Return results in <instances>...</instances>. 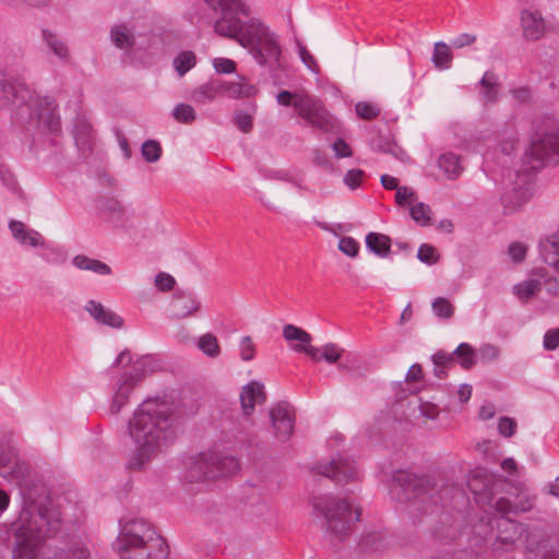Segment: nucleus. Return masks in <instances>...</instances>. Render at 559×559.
Segmentation results:
<instances>
[{"mask_svg":"<svg viewBox=\"0 0 559 559\" xmlns=\"http://www.w3.org/2000/svg\"><path fill=\"white\" fill-rule=\"evenodd\" d=\"M205 3L219 13L214 22V31L217 35L230 38L242 47L249 48L254 60L270 70L282 67V49L276 36L258 20L242 23L239 14L248 16L250 9L242 0H204Z\"/></svg>","mask_w":559,"mask_h":559,"instance_id":"nucleus-1","label":"nucleus"},{"mask_svg":"<svg viewBox=\"0 0 559 559\" xmlns=\"http://www.w3.org/2000/svg\"><path fill=\"white\" fill-rule=\"evenodd\" d=\"M129 435L135 450L127 467L143 471L176 437L170 406L158 400L144 401L129 420Z\"/></svg>","mask_w":559,"mask_h":559,"instance_id":"nucleus-2","label":"nucleus"},{"mask_svg":"<svg viewBox=\"0 0 559 559\" xmlns=\"http://www.w3.org/2000/svg\"><path fill=\"white\" fill-rule=\"evenodd\" d=\"M15 525L13 559H35L44 539L60 528V512L55 509L45 486L27 490Z\"/></svg>","mask_w":559,"mask_h":559,"instance_id":"nucleus-3","label":"nucleus"},{"mask_svg":"<svg viewBox=\"0 0 559 559\" xmlns=\"http://www.w3.org/2000/svg\"><path fill=\"white\" fill-rule=\"evenodd\" d=\"M115 549L120 559H167L169 555L166 539L141 519L121 525Z\"/></svg>","mask_w":559,"mask_h":559,"instance_id":"nucleus-4","label":"nucleus"},{"mask_svg":"<svg viewBox=\"0 0 559 559\" xmlns=\"http://www.w3.org/2000/svg\"><path fill=\"white\" fill-rule=\"evenodd\" d=\"M312 507L314 515L322 518V526L333 546L343 543L360 520L361 511L348 498L325 495L314 498Z\"/></svg>","mask_w":559,"mask_h":559,"instance_id":"nucleus-5","label":"nucleus"},{"mask_svg":"<svg viewBox=\"0 0 559 559\" xmlns=\"http://www.w3.org/2000/svg\"><path fill=\"white\" fill-rule=\"evenodd\" d=\"M3 98L8 105L17 110L28 111L29 119H36L51 132L59 129V118L55 114V104L50 98L38 99L33 93L19 80L11 79L7 73L1 74L0 79Z\"/></svg>","mask_w":559,"mask_h":559,"instance_id":"nucleus-6","label":"nucleus"},{"mask_svg":"<svg viewBox=\"0 0 559 559\" xmlns=\"http://www.w3.org/2000/svg\"><path fill=\"white\" fill-rule=\"evenodd\" d=\"M467 486L478 504L490 507L501 514L526 512L532 509V501L528 498L521 499L515 506L504 497L497 498V495L503 492L506 479L496 477L485 468L474 469Z\"/></svg>","mask_w":559,"mask_h":559,"instance_id":"nucleus-7","label":"nucleus"},{"mask_svg":"<svg viewBox=\"0 0 559 559\" xmlns=\"http://www.w3.org/2000/svg\"><path fill=\"white\" fill-rule=\"evenodd\" d=\"M238 469L239 463L233 456H223L215 452L200 453L187 463L186 478L190 483L216 479L233 475Z\"/></svg>","mask_w":559,"mask_h":559,"instance_id":"nucleus-8","label":"nucleus"},{"mask_svg":"<svg viewBox=\"0 0 559 559\" xmlns=\"http://www.w3.org/2000/svg\"><path fill=\"white\" fill-rule=\"evenodd\" d=\"M294 107L299 117L312 128L322 132H337V120L326 110L323 103L308 93L296 95Z\"/></svg>","mask_w":559,"mask_h":559,"instance_id":"nucleus-9","label":"nucleus"},{"mask_svg":"<svg viewBox=\"0 0 559 559\" xmlns=\"http://www.w3.org/2000/svg\"><path fill=\"white\" fill-rule=\"evenodd\" d=\"M530 154L539 162L559 160V126L550 124L537 132L530 145Z\"/></svg>","mask_w":559,"mask_h":559,"instance_id":"nucleus-10","label":"nucleus"},{"mask_svg":"<svg viewBox=\"0 0 559 559\" xmlns=\"http://www.w3.org/2000/svg\"><path fill=\"white\" fill-rule=\"evenodd\" d=\"M314 471L322 476L331 478L340 484H347L354 480L358 474L355 462L350 459H335L329 464H320Z\"/></svg>","mask_w":559,"mask_h":559,"instance_id":"nucleus-11","label":"nucleus"},{"mask_svg":"<svg viewBox=\"0 0 559 559\" xmlns=\"http://www.w3.org/2000/svg\"><path fill=\"white\" fill-rule=\"evenodd\" d=\"M29 474L28 465L13 450L0 453V475L21 485Z\"/></svg>","mask_w":559,"mask_h":559,"instance_id":"nucleus-12","label":"nucleus"},{"mask_svg":"<svg viewBox=\"0 0 559 559\" xmlns=\"http://www.w3.org/2000/svg\"><path fill=\"white\" fill-rule=\"evenodd\" d=\"M275 437L281 441L289 439L294 431V414L286 404H277L270 411Z\"/></svg>","mask_w":559,"mask_h":559,"instance_id":"nucleus-13","label":"nucleus"},{"mask_svg":"<svg viewBox=\"0 0 559 559\" xmlns=\"http://www.w3.org/2000/svg\"><path fill=\"white\" fill-rule=\"evenodd\" d=\"M396 480L406 492L413 493L414 498L427 493L433 489L432 478L427 475H417L408 472H400Z\"/></svg>","mask_w":559,"mask_h":559,"instance_id":"nucleus-14","label":"nucleus"},{"mask_svg":"<svg viewBox=\"0 0 559 559\" xmlns=\"http://www.w3.org/2000/svg\"><path fill=\"white\" fill-rule=\"evenodd\" d=\"M521 26L527 40H538L545 35L546 23L539 11L523 10L521 13Z\"/></svg>","mask_w":559,"mask_h":559,"instance_id":"nucleus-15","label":"nucleus"},{"mask_svg":"<svg viewBox=\"0 0 559 559\" xmlns=\"http://www.w3.org/2000/svg\"><path fill=\"white\" fill-rule=\"evenodd\" d=\"M140 362H135L133 366L134 372H131L129 374H126L123 377V380L118 384V388L115 392V395L112 397V402L110 405V412L111 414H118L123 405L127 404L128 397L132 389L136 385V383L140 381V376L138 373V365Z\"/></svg>","mask_w":559,"mask_h":559,"instance_id":"nucleus-16","label":"nucleus"},{"mask_svg":"<svg viewBox=\"0 0 559 559\" xmlns=\"http://www.w3.org/2000/svg\"><path fill=\"white\" fill-rule=\"evenodd\" d=\"M266 394L261 382L251 381L242 388L240 403L243 414L249 416L253 413L255 403H264Z\"/></svg>","mask_w":559,"mask_h":559,"instance_id":"nucleus-17","label":"nucleus"},{"mask_svg":"<svg viewBox=\"0 0 559 559\" xmlns=\"http://www.w3.org/2000/svg\"><path fill=\"white\" fill-rule=\"evenodd\" d=\"M85 310L100 324L115 329H120L123 325V319L112 310L105 308L100 302L90 300L85 306Z\"/></svg>","mask_w":559,"mask_h":559,"instance_id":"nucleus-18","label":"nucleus"},{"mask_svg":"<svg viewBox=\"0 0 559 559\" xmlns=\"http://www.w3.org/2000/svg\"><path fill=\"white\" fill-rule=\"evenodd\" d=\"M497 542L502 545H513L522 535L523 524L509 518H501L497 521Z\"/></svg>","mask_w":559,"mask_h":559,"instance_id":"nucleus-19","label":"nucleus"},{"mask_svg":"<svg viewBox=\"0 0 559 559\" xmlns=\"http://www.w3.org/2000/svg\"><path fill=\"white\" fill-rule=\"evenodd\" d=\"M176 300L175 304V316L179 319H183L193 316L200 310L201 302L191 293L185 290H177L174 294Z\"/></svg>","mask_w":559,"mask_h":559,"instance_id":"nucleus-20","label":"nucleus"},{"mask_svg":"<svg viewBox=\"0 0 559 559\" xmlns=\"http://www.w3.org/2000/svg\"><path fill=\"white\" fill-rule=\"evenodd\" d=\"M9 227L13 237L22 245L31 247H43L45 245V240L38 231L26 228L25 224L20 221H11Z\"/></svg>","mask_w":559,"mask_h":559,"instance_id":"nucleus-21","label":"nucleus"},{"mask_svg":"<svg viewBox=\"0 0 559 559\" xmlns=\"http://www.w3.org/2000/svg\"><path fill=\"white\" fill-rule=\"evenodd\" d=\"M531 198V193L527 188H513L511 191L506 192L501 202L507 213H513L521 209Z\"/></svg>","mask_w":559,"mask_h":559,"instance_id":"nucleus-22","label":"nucleus"},{"mask_svg":"<svg viewBox=\"0 0 559 559\" xmlns=\"http://www.w3.org/2000/svg\"><path fill=\"white\" fill-rule=\"evenodd\" d=\"M72 263L75 267L82 271H90L98 275H109L111 274V267L96 259L88 258L84 254H78L73 258Z\"/></svg>","mask_w":559,"mask_h":559,"instance_id":"nucleus-23","label":"nucleus"},{"mask_svg":"<svg viewBox=\"0 0 559 559\" xmlns=\"http://www.w3.org/2000/svg\"><path fill=\"white\" fill-rule=\"evenodd\" d=\"M110 39L119 49H130L135 44V36L126 24H117L110 29Z\"/></svg>","mask_w":559,"mask_h":559,"instance_id":"nucleus-24","label":"nucleus"},{"mask_svg":"<svg viewBox=\"0 0 559 559\" xmlns=\"http://www.w3.org/2000/svg\"><path fill=\"white\" fill-rule=\"evenodd\" d=\"M223 92V82L210 81L191 92V99L199 104L213 100L219 93Z\"/></svg>","mask_w":559,"mask_h":559,"instance_id":"nucleus-25","label":"nucleus"},{"mask_svg":"<svg viewBox=\"0 0 559 559\" xmlns=\"http://www.w3.org/2000/svg\"><path fill=\"white\" fill-rule=\"evenodd\" d=\"M367 248L379 257H388L391 251V238L384 234L371 231L366 236Z\"/></svg>","mask_w":559,"mask_h":559,"instance_id":"nucleus-26","label":"nucleus"},{"mask_svg":"<svg viewBox=\"0 0 559 559\" xmlns=\"http://www.w3.org/2000/svg\"><path fill=\"white\" fill-rule=\"evenodd\" d=\"M43 37L48 48L62 61L69 62L71 55L67 44L55 33L44 29Z\"/></svg>","mask_w":559,"mask_h":559,"instance_id":"nucleus-27","label":"nucleus"},{"mask_svg":"<svg viewBox=\"0 0 559 559\" xmlns=\"http://www.w3.org/2000/svg\"><path fill=\"white\" fill-rule=\"evenodd\" d=\"M438 166L449 179L457 178L463 169L460 157L453 153L442 154L438 159Z\"/></svg>","mask_w":559,"mask_h":559,"instance_id":"nucleus-28","label":"nucleus"},{"mask_svg":"<svg viewBox=\"0 0 559 559\" xmlns=\"http://www.w3.org/2000/svg\"><path fill=\"white\" fill-rule=\"evenodd\" d=\"M223 92L233 98H241L253 96L257 93V88L241 79L238 82H223Z\"/></svg>","mask_w":559,"mask_h":559,"instance_id":"nucleus-29","label":"nucleus"},{"mask_svg":"<svg viewBox=\"0 0 559 559\" xmlns=\"http://www.w3.org/2000/svg\"><path fill=\"white\" fill-rule=\"evenodd\" d=\"M480 85L484 88V99L486 103H496L498 99L499 80L493 72H486Z\"/></svg>","mask_w":559,"mask_h":559,"instance_id":"nucleus-30","label":"nucleus"},{"mask_svg":"<svg viewBox=\"0 0 559 559\" xmlns=\"http://www.w3.org/2000/svg\"><path fill=\"white\" fill-rule=\"evenodd\" d=\"M198 348L210 358H217L221 355V346L217 337L212 333H205L198 338Z\"/></svg>","mask_w":559,"mask_h":559,"instance_id":"nucleus-31","label":"nucleus"},{"mask_svg":"<svg viewBox=\"0 0 559 559\" xmlns=\"http://www.w3.org/2000/svg\"><path fill=\"white\" fill-rule=\"evenodd\" d=\"M539 251L545 262L559 257V231L546 237L539 242Z\"/></svg>","mask_w":559,"mask_h":559,"instance_id":"nucleus-32","label":"nucleus"},{"mask_svg":"<svg viewBox=\"0 0 559 559\" xmlns=\"http://www.w3.org/2000/svg\"><path fill=\"white\" fill-rule=\"evenodd\" d=\"M452 61V53L447 44L439 41L435 44L432 62L438 69H448Z\"/></svg>","mask_w":559,"mask_h":559,"instance_id":"nucleus-33","label":"nucleus"},{"mask_svg":"<svg viewBox=\"0 0 559 559\" xmlns=\"http://www.w3.org/2000/svg\"><path fill=\"white\" fill-rule=\"evenodd\" d=\"M197 62V57L194 52L190 50L181 51L174 59V68L177 71L179 76H183L188 71H190Z\"/></svg>","mask_w":559,"mask_h":559,"instance_id":"nucleus-34","label":"nucleus"},{"mask_svg":"<svg viewBox=\"0 0 559 559\" xmlns=\"http://www.w3.org/2000/svg\"><path fill=\"white\" fill-rule=\"evenodd\" d=\"M283 336L287 342H299L298 344L305 345L311 343V335L294 324H285L283 326Z\"/></svg>","mask_w":559,"mask_h":559,"instance_id":"nucleus-35","label":"nucleus"},{"mask_svg":"<svg viewBox=\"0 0 559 559\" xmlns=\"http://www.w3.org/2000/svg\"><path fill=\"white\" fill-rule=\"evenodd\" d=\"M453 355L456 356L460 360V365L464 369H469L476 364L475 359V350L474 348L467 344L462 343L460 344L456 349L453 352Z\"/></svg>","mask_w":559,"mask_h":559,"instance_id":"nucleus-36","label":"nucleus"},{"mask_svg":"<svg viewBox=\"0 0 559 559\" xmlns=\"http://www.w3.org/2000/svg\"><path fill=\"white\" fill-rule=\"evenodd\" d=\"M540 290V282L527 280L514 286V294L522 300H528Z\"/></svg>","mask_w":559,"mask_h":559,"instance_id":"nucleus-37","label":"nucleus"},{"mask_svg":"<svg viewBox=\"0 0 559 559\" xmlns=\"http://www.w3.org/2000/svg\"><path fill=\"white\" fill-rule=\"evenodd\" d=\"M97 209L104 215L118 217L122 213L120 202L114 198H100L97 200Z\"/></svg>","mask_w":559,"mask_h":559,"instance_id":"nucleus-38","label":"nucleus"},{"mask_svg":"<svg viewBox=\"0 0 559 559\" xmlns=\"http://www.w3.org/2000/svg\"><path fill=\"white\" fill-rule=\"evenodd\" d=\"M173 117L180 123L190 124L195 118V110L191 105L178 104L173 110Z\"/></svg>","mask_w":559,"mask_h":559,"instance_id":"nucleus-39","label":"nucleus"},{"mask_svg":"<svg viewBox=\"0 0 559 559\" xmlns=\"http://www.w3.org/2000/svg\"><path fill=\"white\" fill-rule=\"evenodd\" d=\"M432 310L440 319H451L454 314V306L444 297H437L432 301Z\"/></svg>","mask_w":559,"mask_h":559,"instance_id":"nucleus-40","label":"nucleus"},{"mask_svg":"<svg viewBox=\"0 0 559 559\" xmlns=\"http://www.w3.org/2000/svg\"><path fill=\"white\" fill-rule=\"evenodd\" d=\"M143 158L148 163H155L160 158L162 146L155 140H146L141 147Z\"/></svg>","mask_w":559,"mask_h":559,"instance_id":"nucleus-41","label":"nucleus"},{"mask_svg":"<svg viewBox=\"0 0 559 559\" xmlns=\"http://www.w3.org/2000/svg\"><path fill=\"white\" fill-rule=\"evenodd\" d=\"M430 213L431 210L429 205L421 202L411 207L412 218L421 226H428L431 224Z\"/></svg>","mask_w":559,"mask_h":559,"instance_id":"nucleus-42","label":"nucleus"},{"mask_svg":"<svg viewBox=\"0 0 559 559\" xmlns=\"http://www.w3.org/2000/svg\"><path fill=\"white\" fill-rule=\"evenodd\" d=\"M417 258L423 263L432 265L439 262L440 254L437 252V249L429 245V243H423L417 252Z\"/></svg>","mask_w":559,"mask_h":559,"instance_id":"nucleus-43","label":"nucleus"},{"mask_svg":"<svg viewBox=\"0 0 559 559\" xmlns=\"http://www.w3.org/2000/svg\"><path fill=\"white\" fill-rule=\"evenodd\" d=\"M355 109L357 116L365 120H372L377 118L381 112L377 105L367 102L357 103Z\"/></svg>","mask_w":559,"mask_h":559,"instance_id":"nucleus-44","label":"nucleus"},{"mask_svg":"<svg viewBox=\"0 0 559 559\" xmlns=\"http://www.w3.org/2000/svg\"><path fill=\"white\" fill-rule=\"evenodd\" d=\"M365 176L366 174L361 169H349L345 174L343 181L350 190H355L360 187Z\"/></svg>","mask_w":559,"mask_h":559,"instance_id":"nucleus-45","label":"nucleus"},{"mask_svg":"<svg viewBox=\"0 0 559 559\" xmlns=\"http://www.w3.org/2000/svg\"><path fill=\"white\" fill-rule=\"evenodd\" d=\"M338 249L344 254L355 258L359 252V243L352 237H342L338 241Z\"/></svg>","mask_w":559,"mask_h":559,"instance_id":"nucleus-46","label":"nucleus"},{"mask_svg":"<svg viewBox=\"0 0 559 559\" xmlns=\"http://www.w3.org/2000/svg\"><path fill=\"white\" fill-rule=\"evenodd\" d=\"M154 282L157 289L163 293L170 292L176 285V280L174 278V276L164 272H159L155 276Z\"/></svg>","mask_w":559,"mask_h":559,"instance_id":"nucleus-47","label":"nucleus"},{"mask_svg":"<svg viewBox=\"0 0 559 559\" xmlns=\"http://www.w3.org/2000/svg\"><path fill=\"white\" fill-rule=\"evenodd\" d=\"M240 357L245 361H250L254 358L255 345L250 336H243L240 341Z\"/></svg>","mask_w":559,"mask_h":559,"instance_id":"nucleus-48","label":"nucleus"},{"mask_svg":"<svg viewBox=\"0 0 559 559\" xmlns=\"http://www.w3.org/2000/svg\"><path fill=\"white\" fill-rule=\"evenodd\" d=\"M271 179L282 180L293 183L294 186L301 188L302 179L289 170H277L273 171L270 176Z\"/></svg>","mask_w":559,"mask_h":559,"instance_id":"nucleus-49","label":"nucleus"},{"mask_svg":"<svg viewBox=\"0 0 559 559\" xmlns=\"http://www.w3.org/2000/svg\"><path fill=\"white\" fill-rule=\"evenodd\" d=\"M342 348L334 343H330L323 346L322 358L330 364H334L342 357Z\"/></svg>","mask_w":559,"mask_h":559,"instance_id":"nucleus-50","label":"nucleus"},{"mask_svg":"<svg viewBox=\"0 0 559 559\" xmlns=\"http://www.w3.org/2000/svg\"><path fill=\"white\" fill-rule=\"evenodd\" d=\"M234 122L237 128L245 133L250 132L253 127L252 117L243 111H237L235 114Z\"/></svg>","mask_w":559,"mask_h":559,"instance_id":"nucleus-51","label":"nucleus"},{"mask_svg":"<svg viewBox=\"0 0 559 559\" xmlns=\"http://www.w3.org/2000/svg\"><path fill=\"white\" fill-rule=\"evenodd\" d=\"M544 348L555 350L559 347V329H550L544 335Z\"/></svg>","mask_w":559,"mask_h":559,"instance_id":"nucleus-52","label":"nucleus"},{"mask_svg":"<svg viewBox=\"0 0 559 559\" xmlns=\"http://www.w3.org/2000/svg\"><path fill=\"white\" fill-rule=\"evenodd\" d=\"M90 557L88 549L81 544H74L66 554V559H90Z\"/></svg>","mask_w":559,"mask_h":559,"instance_id":"nucleus-53","label":"nucleus"},{"mask_svg":"<svg viewBox=\"0 0 559 559\" xmlns=\"http://www.w3.org/2000/svg\"><path fill=\"white\" fill-rule=\"evenodd\" d=\"M516 429V421L510 417H501L498 424V430L504 437H512Z\"/></svg>","mask_w":559,"mask_h":559,"instance_id":"nucleus-54","label":"nucleus"},{"mask_svg":"<svg viewBox=\"0 0 559 559\" xmlns=\"http://www.w3.org/2000/svg\"><path fill=\"white\" fill-rule=\"evenodd\" d=\"M432 362L435 366L452 367L454 365V355L453 353L439 350L432 356Z\"/></svg>","mask_w":559,"mask_h":559,"instance_id":"nucleus-55","label":"nucleus"},{"mask_svg":"<svg viewBox=\"0 0 559 559\" xmlns=\"http://www.w3.org/2000/svg\"><path fill=\"white\" fill-rule=\"evenodd\" d=\"M213 66L218 73H231L236 70L235 61L226 58H216Z\"/></svg>","mask_w":559,"mask_h":559,"instance_id":"nucleus-56","label":"nucleus"},{"mask_svg":"<svg viewBox=\"0 0 559 559\" xmlns=\"http://www.w3.org/2000/svg\"><path fill=\"white\" fill-rule=\"evenodd\" d=\"M332 148L337 158L350 157L353 155L350 146L343 139H337L333 143Z\"/></svg>","mask_w":559,"mask_h":559,"instance_id":"nucleus-57","label":"nucleus"},{"mask_svg":"<svg viewBox=\"0 0 559 559\" xmlns=\"http://www.w3.org/2000/svg\"><path fill=\"white\" fill-rule=\"evenodd\" d=\"M480 357L484 361H492L496 360L500 355L499 347L492 345V344H486L480 347Z\"/></svg>","mask_w":559,"mask_h":559,"instance_id":"nucleus-58","label":"nucleus"},{"mask_svg":"<svg viewBox=\"0 0 559 559\" xmlns=\"http://www.w3.org/2000/svg\"><path fill=\"white\" fill-rule=\"evenodd\" d=\"M395 200L400 205L412 203L415 200V193L407 187H400L397 188Z\"/></svg>","mask_w":559,"mask_h":559,"instance_id":"nucleus-59","label":"nucleus"},{"mask_svg":"<svg viewBox=\"0 0 559 559\" xmlns=\"http://www.w3.org/2000/svg\"><path fill=\"white\" fill-rule=\"evenodd\" d=\"M292 348L295 352L307 354L312 360L318 361L322 356L319 355V348L310 345V344H295L292 345Z\"/></svg>","mask_w":559,"mask_h":559,"instance_id":"nucleus-60","label":"nucleus"},{"mask_svg":"<svg viewBox=\"0 0 559 559\" xmlns=\"http://www.w3.org/2000/svg\"><path fill=\"white\" fill-rule=\"evenodd\" d=\"M299 55H300L302 62L306 64V67L309 70H311L314 73L319 72V66H318L317 61L309 53V51L306 49V47H304V46L299 47Z\"/></svg>","mask_w":559,"mask_h":559,"instance_id":"nucleus-61","label":"nucleus"},{"mask_svg":"<svg viewBox=\"0 0 559 559\" xmlns=\"http://www.w3.org/2000/svg\"><path fill=\"white\" fill-rule=\"evenodd\" d=\"M509 254L513 261L521 262L525 259L526 247L519 242H514L509 247Z\"/></svg>","mask_w":559,"mask_h":559,"instance_id":"nucleus-62","label":"nucleus"},{"mask_svg":"<svg viewBox=\"0 0 559 559\" xmlns=\"http://www.w3.org/2000/svg\"><path fill=\"white\" fill-rule=\"evenodd\" d=\"M423 376H424V372H423V368L419 364H414L409 367L406 376H405V381L406 382H418L419 380L423 379Z\"/></svg>","mask_w":559,"mask_h":559,"instance_id":"nucleus-63","label":"nucleus"},{"mask_svg":"<svg viewBox=\"0 0 559 559\" xmlns=\"http://www.w3.org/2000/svg\"><path fill=\"white\" fill-rule=\"evenodd\" d=\"M476 41V36L472 34H461L457 37H455L452 41V46L454 48H463L465 46H469Z\"/></svg>","mask_w":559,"mask_h":559,"instance_id":"nucleus-64","label":"nucleus"}]
</instances>
